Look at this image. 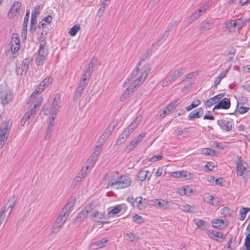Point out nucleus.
Listing matches in <instances>:
<instances>
[{
	"mask_svg": "<svg viewBox=\"0 0 250 250\" xmlns=\"http://www.w3.org/2000/svg\"><path fill=\"white\" fill-rule=\"evenodd\" d=\"M151 70V67L146 62L140 61L125 81L124 84L126 89L120 101H124L132 95L146 80Z\"/></svg>",
	"mask_w": 250,
	"mask_h": 250,
	"instance_id": "nucleus-1",
	"label": "nucleus"
},
{
	"mask_svg": "<svg viewBox=\"0 0 250 250\" xmlns=\"http://www.w3.org/2000/svg\"><path fill=\"white\" fill-rule=\"evenodd\" d=\"M86 213H89V218L91 220L97 222H101L103 224H107V222H103V220L105 218L104 212H99L95 209L94 206L92 204L87 206L85 209L83 210L80 215H84Z\"/></svg>",
	"mask_w": 250,
	"mask_h": 250,
	"instance_id": "nucleus-2",
	"label": "nucleus"
},
{
	"mask_svg": "<svg viewBox=\"0 0 250 250\" xmlns=\"http://www.w3.org/2000/svg\"><path fill=\"white\" fill-rule=\"evenodd\" d=\"M131 183L130 177L127 175H121L118 180L111 179L107 184V188H115L117 189L126 188Z\"/></svg>",
	"mask_w": 250,
	"mask_h": 250,
	"instance_id": "nucleus-3",
	"label": "nucleus"
},
{
	"mask_svg": "<svg viewBox=\"0 0 250 250\" xmlns=\"http://www.w3.org/2000/svg\"><path fill=\"white\" fill-rule=\"evenodd\" d=\"M61 101V96L60 94H57L53 102V107L50 110L46 109L44 112V114L48 115L50 118V125L49 128H52L53 126V120L56 116L57 111L59 107V104Z\"/></svg>",
	"mask_w": 250,
	"mask_h": 250,
	"instance_id": "nucleus-4",
	"label": "nucleus"
},
{
	"mask_svg": "<svg viewBox=\"0 0 250 250\" xmlns=\"http://www.w3.org/2000/svg\"><path fill=\"white\" fill-rule=\"evenodd\" d=\"M53 81V78L51 76H49L44 78L39 84V85L36 88L34 92L32 93V95L29 99L28 103H30L33 101L35 97L37 95L41 93L44 89V88H46L49 85H50L52 83Z\"/></svg>",
	"mask_w": 250,
	"mask_h": 250,
	"instance_id": "nucleus-5",
	"label": "nucleus"
},
{
	"mask_svg": "<svg viewBox=\"0 0 250 250\" xmlns=\"http://www.w3.org/2000/svg\"><path fill=\"white\" fill-rule=\"evenodd\" d=\"M48 54V50L45 42L42 41L40 43V48L38 55L36 58V63L38 65H42Z\"/></svg>",
	"mask_w": 250,
	"mask_h": 250,
	"instance_id": "nucleus-6",
	"label": "nucleus"
},
{
	"mask_svg": "<svg viewBox=\"0 0 250 250\" xmlns=\"http://www.w3.org/2000/svg\"><path fill=\"white\" fill-rule=\"evenodd\" d=\"M16 202V199L14 197L12 198L8 201V207H4L3 208V210L0 214V226L6 222L12 211Z\"/></svg>",
	"mask_w": 250,
	"mask_h": 250,
	"instance_id": "nucleus-7",
	"label": "nucleus"
},
{
	"mask_svg": "<svg viewBox=\"0 0 250 250\" xmlns=\"http://www.w3.org/2000/svg\"><path fill=\"white\" fill-rule=\"evenodd\" d=\"M10 124L8 123H2L0 127V148L4 145L9 134Z\"/></svg>",
	"mask_w": 250,
	"mask_h": 250,
	"instance_id": "nucleus-8",
	"label": "nucleus"
},
{
	"mask_svg": "<svg viewBox=\"0 0 250 250\" xmlns=\"http://www.w3.org/2000/svg\"><path fill=\"white\" fill-rule=\"evenodd\" d=\"M245 24L244 21L239 19L229 21L226 24V28L229 31L233 32L241 29Z\"/></svg>",
	"mask_w": 250,
	"mask_h": 250,
	"instance_id": "nucleus-9",
	"label": "nucleus"
},
{
	"mask_svg": "<svg viewBox=\"0 0 250 250\" xmlns=\"http://www.w3.org/2000/svg\"><path fill=\"white\" fill-rule=\"evenodd\" d=\"M13 98V94L10 90L7 89L0 91V102L2 105L7 104Z\"/></svg>",
	"mask_w": 250,
	"mask_h": 250,
	"instance_id": "nucleus-10",
	"label": "nucleus"
},
{
	"mask_svg": "<svg viewBox=\"0 0 250 250\" xmlns=\"http://www.w3.org/2000/svg\"><path fill=\"white\" fill-rule=\"evenodd\" d=\"M21 46V42L19 35L14 33L12 35L10 41V50L12 54H15L19 50Z\"/></svg>",
	"mask_w": 250,
	"mask_h": 250,
	"instance_id": "nucleus-11",
	"label": "nucleus"
},
{
	"mask_svg": "<svg viewBox=\"0 0 250 250\" xmlns=\"http://www.w3.org/2000/svg\"><path fill=\"white\" fill-rule=\"evenodd\" d=\"M146 132L141 133L139 135L133 140L128 146H126L125 150L128 152L133 150L137 145L142 141L143 138L146 136Z\"/></svg>",
	"mask_w": 250,
	"mask_h": 250,
	"instance_id": "nucleus-12",
	"label": "nucleus"
},
{
	"mask_svg": "<svg viewBox=\"0 0 250 250\" xmlns=\"http://www.w3.org/2000/svg\"><path fill=\"white\" fill-rule=\"evenodd\" d=\"M194 190L192 185H186L179 188L177 189V193L181 196H190Z\"/></svg>",
	"mask_w": 250,
	"mask_h": 250,
	"instance_id": "nucleus-13",
	"label": "nucleus"
},
{
	"mask_svg": "<svg viewBox=\"0 0 250 250\" xmlns=\"http://www.w3.org/2000/svg\"><path fill=\"white\" fill-rule=\"evenodd\" d=\"M21 7V2L20 1H15L8 12V17L11 19L14 18L19 14Z\"/></svg>",
	"mask_w": 250,
	"mask_h": 250,
	"instance_id": "nucleus-14",
	"label": "nucleus"
},
{
	"mask_svg": "<svg viewBox=\"0 0 250 250\" xmlns=\"http://www.w3.org/2000/svg\"><path fill=\"white\" fill-rule=\"evenodd\" d=\"M212 226L218 229H224L229 225V222L226 219H215L211 221Z\"/></svg>",
	"mask_w": 250,
	"mask_h": 250,
	"instance_id": "nucleus-15",
	"label": "nucleus"
},
{
	"mask_svg": "<svg viewBox=\"0 0 250 250\" xmlns=\"http://www.w3.org/2000/svg\"><path fill=\"white\" fill-rule=\"evenodd\" d=\"M64 216L65 213L63 214V215H61L57 219L51 229V231L53 233H56L58 232L63 225L66 221Z\"/></svg>",
	"mask_w": 250,
	"mask_h": 250,
	"instance_id": "nucleus-16",
	"label": "nucleus"
},
{
	"mask_svg": "<svg viewBox=\"0 0 250 250\" xmlns=\"http://www.w3.org/2000/svg\"><path fill=\"white\" fill-rule=\"evenodd\" d=\"M28 67L29 63L26 60L18 63L16 70L17 75L21 76L26 73L28 70Z\"/></svg>",
	"mask_w": 250,
	"mask_h": 250,
	"instance_id": "nucleus-17",
	"label": "nucleus"
},
{
	"mask_svg": "<svg viewBox=\"0 0 250 250\" xmlns=\"http://www.w3.org/2000/svg\"><path fill=\"white\" fill-rule=\"evenodd\" d=\"M207 234L209 237L217 242H223L225 239L223 233L220 232L209 229L207 231Z\"/></svg>",
	"mask_w": 250,
	"mask_h": 250,
	"instance_id": "nucleus-18",
	"label": "nucleus"
},
{
	"mask_svg": "<svg viewBox=\"0 0 250 250\" xmlns=\"http://www.w3.org/2000/svg\"><path fill=\"white\" fill-rule=\"evenodd\" d=\"M230 105V100L228 98H224L220 101L213 108V109H227Z\"/></svg>",
	"mask_w": 250,
	"mask_h": 250,
	"instance_id": "nucleus-19",
	"label": "nucleus"
},
{
	"mask_svg": "<svg viewBox=\"0 0 250 250\" xmlns=\"http://www.w3.org/2000/svg\"><path fill=\"white\" fill-rule=\"evenodd\" d=\"M222 97L223 95L221 94L216 95L206 101L205 102V104L207 107H210L215 104L218 103Z\"/></svg>",
	"mask_w": 250,
	"mask_h": 250,
	"instance_id": "nucleus-20",
	"label": "nucleus"
},
{
	"mask_svg": "<svg viewBox=\"0 0 250 250\" xmlns=\"http://www.w3.org/2000/svg\"><path fill=\"white\" fill-rule=\"evenodd\" d=\"M35 114V111L33 110H31L28 112H27L23 116L21 120V124L22 126H24L27 123H28V120L30 118H32L34 117Z\"/></svg>",
	"mask_w": 250,
	"mask_h": 250,
	"instance_id": "nucleus-21",
	"label": "nucleus"
},
{
	"mask_svg": "<svg viewBox=\"0 0 250 250\" xmlns=\"http://www.w3.org/2000/svg\"><path fill=\"white\" fill-rule=\"evenodd\" d=\"M204 114V110L202 107L191 111L188 114V118L190 119L194 118H199L202 117Z\"/></svg>",
	"mask_w": 250,
	"mask_h": 250,
	"instance_id": "nucleus-22",
	"label": "nucleus"
},
{
	"mask_svg": "<svg viewBox=\"0 0 250 250\" xmlns=\"http://www.w3.org/2000/svg\"><path fill=\"white\" fill-rule=\"evenodd\" d=\"M108 242L107 238H104L99 241L93 243L90 245L91 249L96 250L104 247L105 244Z\"/></svg>",
	"mask_w": 250,
	"mask_h": 250,
	"instance_id": "nucleus-23",
	"label": "nucleus"
},
{
	"mask_svg": "<svg viewBox=\"0 0 250 250\" xmlns=\"http://www.w3.org/2000/svg\"><path fill=\"white\" fill-rule=\"evenodd\" d=\"M151 175L148 170H141L138 174V178L141 181H144L146 179L149 180Z\"/></svg>",
	"mask_w": 250,
	"mask_h": 250,
	"instance_id": "nucleus-24",
	"label": "nucleus"
},
{
	"mask_svg": "<svg viewBox=\"0 0 250 250\" xmlns=\"http://www.w3.org/2000/svg\"><path fill=\"white\" fill-rule=\"evenodd\" d=\"M102 144H100L95 147L94 152L91 156L92 159L93 160V163H95L98 159V157L100 155L102 151Z\"/></svg>",
	"mask_w": 250,
	"mask_h": 250,
	"instance_id": "nucleus-25",
	"label": "nucleus"
},
{
	"mask_svg": "<svg viewBox=\"0 0 250 250\" xmlns=\"http://www.w3.org/2000/svg\"><path fill=\"white\" fill-rule=\"evenodd\" d=\"M142 197L140 196L137 197L135 199L133 198H129L127 199V201L131 202L133 206L138 208L139 209H141L139 206L142 202Z\"/></svg>",
	"mask_w": 250,
	"mask_h": 250,
	"instance_id": "nucleus-26",
	"label": "nucleus"
},
{
	"mask_svg": "<svg viewBox=\"0 0 250 250\" xmlns=\"http://www.w3.org/2000/svg\"><path fill=\"white\" fill-rule=\"evenodd\" d=\"M246 169V168L243 166L242 161L240 160H238L237 162V174L239 176L243 175Z\"/></svg>",
	"mask_w": 250,
	"mask_h": 250,
	"instance_id": "nucleus-27",
	"label": "nucleus"
},
{
	"mask_svg": "<svg viewBox=\"0 0 250 250\" xmlns=\"http://www.w3.org/2000/svg\"><path fill=\"white\" fill-rule=\"evenodd\" d=\"M122 208V205H117L115 206L111 210L108 212L109 217H113V216L120 212Z\"/></svg>",
	"mask_w": 250,
	"mask_h": 250,
	"instance_id": "nucleus-28",
	"label": "nucleus"
},
{
	"mask_svg": "<svg viewBox=\"0 0 250 250\" xmlns=\"http://www.w3.org/2000/svg\"><path fill=\"white\" fill-rule=\"evenodd\" d=\"M194 175L193 173L187 170H180V178H183L186 180H190L193 178Z\"/></svg>",
	"mask_w": 250,
	"mask_h": 250,
	"instance_id": "nucleus-29",
	"label": "nucleus"
},
{
	"mask_svg": "<svg viewBox=\"0 0 250 250\" xmlns=\"http://www.w3.org/2000/svg\"><path fill=\"white\" fill-rule=\"evenodd\" d=\"M179 102L178 101H172L168 104L165 107L170 113L172 110L175 109L179 105Z\"/></svg>",
	"mask_w": 250,
	"mask_h": 250,
	"instance_id": "nucleus-30",
	"label": "nucleus"
},
{
	"mask_svg": "<svg viewBox=\"0 0 250 250\" xmlns=\"http://www.w3.org/2000/svg\"><path fill=\"white\" fill-rule=\"evenodd\" d=\"M81 29L80 25L79 24H76L72 27H71L68 31V33L72 36H75L77 32Z\"/></svg>",
	"mask_w": 250,
	"mask_h": 250,
	"instance_id": "nucleus-31",
	"label": "nucleus"
},
{
	"mask_svg": "<svg viewBox=\"0 0 250 250\" xmlns=\"http://www.w3.org/2000/svg\"><path fill=\"white\" fill-rule=\"evenodd\" d=\"M213 196L208 193H205L203 195V199L205 202L215 206V204L213 202Z\"/></svg>",
	"mask_w": 250,
	"mask_h": 250,
	"instance_id": "nucleus-32",
	"label": "nucleus"
},
{
	"mask_svg": "<svg viewBox=\"0 0 250 250\" xmlns=\"http://www.w3.org/2000/svg\"><path fill=\"white\" fill-rule=\"evenodd\" d=\"M250 211V208H242L239 211L240 219L244 220L246 218L247 214Z\"/></svg>",
	"mask_w": 250,
	"mask_h": 250,
	"instance_id": "nucleus-33",
	"label": "nucleus"
},
{
	"mask_svg": "<svg viewBox=\"0 0 250 250\" xmlns=\"http://www.w3.org/2000/svg\"><path fill=\"white\" fill-rule=\"evenodd\" d=\"M169 114L168 111H167L166 107H164L158 111L156 116L159 119H163Z\"/></svg>",
	"mask_w": 250,
	"mask_h": 250,
	"instance_id": "nucleus-34",
	"label": "nucleus"
},
{
	"mask_svg": "<svg viewBox=\"0 0 250 250\" xmlns=\"http://www.w3.org/2000/svg\"><path fill=\"white\" fill-rule=\"evenodd\" d=\"M201 153L202 154L207 155H212L216 156V153L215 150L211 149L209 148H204L201 150Z\"/></svg>",
	"mask_w": 250,
	"mask_h": 250,
	"instance_id": "nucleus-35",
	"label": "nucleus"
},
{
	"mask_svg": "<svg viewBox=\"0 0 250 250\" xmlns=\"http://www.w3.org/2000/svg\"><path fill=\"white\" fill-rule=\"evenodd\" d=\"M201 104V101L199 99H196L194 100L192 103L187 107L186 110L188 111H189L192 110L193 108L197 107Z\"/></svg>",
	"mask_w": 250,
	"mask_h": 250,
	"instance_id": "nucleus-36",
	"label": "nucleus"
},
{
	"mask_svg": "<svg viewBox=\"0 0 250 250\" xmlns=\"http://www.w3.org/2000/svg\"><path fill=\"white\" fill-rule=\"evenodd\" d=\"M141 119L142 118L141 117H137L130 124L129 126V128H130L131 130L136 128L140 123Z\"/></svg>",
	"mask_w": 250,
	"mask_h": 250,
	"instance_id": "nucleus-37",
	"label": "nucleus"
},
{
	"mask_svg": "<svg viewBox=\"0 0 250 250\" xmlns=\"http://www.w3.org/2000/svg\"><path fill=\"white\" fill-rule=\"evenodd\" d=\"M221 213L225 217H229L231 215L232 211L228 207H224L220 210Z\"/></svg>",
	"mask_w": 250,
	"mask_h": 250,
	"instance_id": "nucleus-38",
	"label": "nucleus"
},
{
	"mask_svg": "<svg viewBox=\"0 0 250 250\" xmlns=\"http://www.w3.org/2000/svg\"><path fill=\"white\" fill-rule=\"evenodd\" d=\"M184 73V70L182 68L175 70L172 74V79L174 80L179 77Z\"/></svg>",
	"mask_w": 250,
	"mask_h": 250,
	"instance_id": "nucleus-39",
	"label": "nucleus"
},
{
	"mask_svg": "<svg viewBox=\"0 0 250 250\" xmlns=\"http://www.w3.org/2000/svg\"><path fill=\"white\" fill-rule=\"evenodd\" d=\"M40 9V6L37 5L34 7L33 11L31 14V21L32 22L34 20L36 19V16L39 13V10Z\"/></svg>",
	"mask_w": 250,
	"mask_h": 250,
	"instance_id": "nucleus-40",
	"label": "nucleus"
},
{
	"mask_svg": "<svg viewBox=\"0 0 250 250\" xmlns=\"http://www.w3.org/2000/svg\"><path fill=\"white\" fill-rule=\"evenodd\" d=\"M76 199L75 198H70L69 202L66 204L65 206V209L70 210L73 208L75 206Z\"/></svg>",
	"mask_w": 250,
	"mask_h": 250,
	"instance_id": "nucleus-41",
	"label": "nucleus"
},
{
	"mask_svg": "<svg viewBox=\"0 0 250 250\" xmlns=\"http://www.w3.org/2000/svg\"><path fill=\"white\" fill-rule=\"evenodd\" d=\"M88 166H87L85 168L82 169L78 173L77 176L80 177L82 179H84L88 172Z\"/></svg>",
	"mask_w": 250,
	"mask_h": 250,
	"instance_id": "nucleus-42",
	"label": "nucleus"
},
{
	"mask_svg": "<svg viewBox=\"0 0 250 250\" xmlns=\"http://www.w3.org/2000/svg\"><path fill=\"white\" fill-rule=\"evenodd\" d=\"M200 15L195 11L189 18V22L192 23L195 21L197 20L200 17Z\"/></svg>",
	"mask_w": 250,
	"mask_h": 250,
	"instance_id": "nucleus-43",
	"label": "nucleus"
},
{
	"mask_svg": "<svg viewBox=\"0 0 250 250\" xmlns=\"http://www.w3.org/2000/svg\"><path fill=\"white\" fill-rule=\"evenodd\" d=\"M210 143L211 146L216 147L220 149H223L226 147V146L224 144L219 142L211 141Z\"/></svg>",
	"mask_w": 250,
	"mask_h": 250,
	"instance_id": "nucleus-44",
	"label": "nucleus"
},
{
	"mask_svg": "<svg viewBox=\"0 0 250 250\" xmlns=\"http://www.w3.org/2000/svg\"><path fill=\"white\" fill-rule=\"evenodd\" d=\"M29 19V12H27L26 14L24 17L23 25V33L26 34L27 22Z\"/></svg>",
	"mask_w": 250,
	"mask_h": 250,
	"instance_id": "nucleus-45",
	"label": "nucleus"
},
{
	"mask_svg": "<svg viewBox=\"0 0 250 250\" xmlns=\"http://www.w3.org/2000/svg\"><path fill=\"white\" fill-rule=\"evenodd\" d=\"M132 220L137 223H142L144 222V219L143 217L137 214H134L132 217Z\"/></svg>",
	"mask_w": 250,
	"mask_h": 250,
	"instance_id": "nucleus-46",
	"label": "nucleus"
},
{
	"mask_svg": "<svg viewBox=\"0 0 250 250\" xmlns=\"http://www.w3.org/2000/svg\"><path fill=\"white\" fill-rule=\"evenodd\" d=\"M244 246L246 250H250V234H247L244 242Z\"/></svg>",
	"mask_w": 250,
	"mask_h": 250,
	"instance_id": "nucleus-47",
	"label": "nucleus"
},
{
	"mask_svg": "<svg viewBox=\"0 0 250 250\" xmlns=\"http://www.w3.org/2000/svg\"><path fill=\"white\" fill-rule=\"evenodd\" d=\"M215 167V164L213 162H208L205 166L206 169L208 171L212 170Z\"/></svg>",
	"mask_w": 250,
	"mask_h": 250,
	"instance_id": "nucleus-48",
	"label": "nucleus"
},
{
	"mask_svg": "<svg viewBox=\"0 0 250 250\" xmlns=\"http://www.w3.org/2000/svg\"><path fill=\"white\" fill-rule=\"evenodd\" d=\"M194 209V206H191L188 204H185L183 206V209L184 211L188 212H191L193 211V210Z\"/></svg>",
	"mask_w": 250,
	"mask_h": 250,
	"instance_id": "nucleus-49",
	"label": "nucleus"
},
{
	"mask_svg": "<svg viewBox=\"0 0 250 250\" xmlns=\"http://www.w3.org/2000/svg\"><path fill=\"white\" fill-rule=\"evenodd\" d=\"M164 167L163 166L159 167L157 169L156 171L155 172L154 175L156 177H159L163 175V172H164Z\"/></svg>",
	"mask_w": 250,
	"mask_h": 250,
	"instance_id": "nucleus-50",
	"label": "nucleus"
},
{
	"mask_svg": "<svg viewBox=\"0 0 250 250\" xmlns=\"http://www.w3.org/2000/svg\"><path fill=\"white\" fill-rule=\"evenodd\" d=\"M156 202H158V205L161 208H167L168 206V202L164 200H156Z\"/></svg>",
	"mask_w": 250,
	"mask_h": 250,
	"instance_id": "nucleus-51",
	"label": "nucleus"
},
{
	"mask_svg": "<svg viewBox=\"0 0 250 250\" xmlns=\"http://www.w3.org/2000/svg\"><path fill=\"white\" fill-rule=\"evenodd\" d=\"M163 157V156L162 155H154L152 157H151L149 161L151 162H155L157 161L161 160Z\"/></svg>",
	"mask_w": 250,
	"mask_h": 250,
	"instance_id": "nucleus-52",
	"label": "nucleus"
},
{
	"mask_svg": "<svg viewBox=\"0 0 250 250\" xmlns=\"http://www.w3.org/2000/svg\"><path fill=\"white\" fill-rule=\"evenodd\" d=\"M249 110V107L241 106L237 107V111L241 114H244L248 112Z\"/></svg>",
	"mask_w": 250,
	"mask_h": 250,
	"instance_id": "nucleus-53",
	"label": "nucleus"
},
{
	"mask_svg": "<svg viewBox=\"0 0 250 250\" xmlns=\"http://www.w3.org/2000/svg\"><path fill=\"white\" fill-rule=\"evenodd\" d=\"M169 176L170 177H173L174 178H180V170L170 172V173H169Z\"/></svg>",
	"mask_w": 250,
	"mask_h": 250,
	"instance_id": "nucleus-54",
	"label": "nucleus"
},
{
	"mask_svg": "<svg viewBox=\"0 0 250 250\" xmlns=\"http://www.w3.org/2000/svg\"><path fill=\"white\" fill-rule=\"evenodd\" d=\"M83 179H82L80 177L77 176L73 180L72 183L73 186L75 187L77 185H78L82 181Z\"/></svg>",
	"mask_w": 250,
	"mask_h": 250,
	"instance_id": "nucleus-55",
	"label": "nucleus"
},
{
	"mask_svg": "<svg viewBox=\"0 0 250 250\" xmlns=\"http://www.w3.org/2000/svg\"><path fill=\"white\" fill-rule=\"evenodd\" d=\"M207 10V7L205 5H203L198 8L196 11L200 15V16L205 13Z\"/></svg>",
	"mask_w": 250,
	"mask_h": 250,
	"instance_id": "nucleus-56",
	"label": "nucleus"
},
{
	"mask_svg": "<svg viewBox=\"0 0 250 250\" xmlns=\"http://www.w3.org/2000/svg\"><path fill=\"white\" fill-rule=\"evenodd\" d=\"M206 222L202 220L201 219H197L196 221V224L197 225V226L201 229H202L203 227L204 226Z\"/></svg>",
	"mask_w": 250,
	"mask_h": 250,
	"instance_id": "nucleus-57",
	"label": "nucleus"
},
{
	"mask_svg": "<svg viewBox=\"0 0 250 250\" xmlns=\"http://www.w3.org/2000/svg\"><path fill=\"white\" fill-rule=\"evenodd\" d=\"M126 236L127 239L131 241H133L135 239H136V237L135 235L131 232L127 233L126 234Z\"/></svg>",
	"mask_w": 250,
	"mask_h": 250,
	"instance_id": "nucleus-58",
	"label": "nucleus"
},
{
	"mask_svg": "<svg viewBox=\"0 0 250 250\" xmlns=\"http://www.w3.org/2000/svg\"><path fill=\"white\" fill-rule=\"evenodd\" d=\"M84 77H86L87 79H89L90 77L91 76V71L90 70H85L83 72V75Z\"/></svg>",
	"mask_w": 250,
	"mask_h": 250,
	"instance_id": "nucleus-59",
	"label": "nucleus"
},
{
	"mask_svg": "<svg viewBox=\"0 0 250 250\" xmlns=\"http://www.w3.org/2000/svg\"><path fill=\"white\" fill-rule=\"evenodd\" d=\"M215 183L216 185L222 186L223 185V179L222 178L219 177L215 180Z\"/></svg>",
	"mask_w": 250,
	"mask_h": 250,
	"instance_id": "nucleus-60",
	"label": "nucleus"
},
{
	"mask_svg": "<svg viewBox=\"0 0 250 250\" xmlns=\"http://www.w3.org/2000/svg\"><path fill=\"white\" fill-rule=\"evenodd\" d=\"M228 73V70H226L223 72H222L218 76V77L220 79V80H222L223 78H224L227 74Z\"/></svg>",
	"mask_w": 250,
	"mask_h": 250,
	"instance_id": "nucleus-61",
	"label": "nucleus"
},
{
	"mask_svg": "<svg viewBox=\"0 0 250 250\" xmlns=\"http://www.w3.org/2000/svg\"><path fill=\"white\" fill-rule=\"evenodd\" d=\"M228 73V70H226L223 72H222L218 76V77L220 79V80H222L223 78H224L227 74Z\"/></svg>",
	"mask_w": 250,
	"mask_h": 250,
	"instance_id": "nucleus-62",
	"label": "nucleus"
},
{
	"mask_svg": "<svg viewBox=\"0 0 250 250\" xmlns=\"http://www.w3.org/2000/svg\"><path fill=\"white\" fill-rule=\"evenodd\" d=\"M52 21V17L48 16L42 19V21L46 22L47 23H50Z\"/></svg>",
	"mask_w": 250,
	"mask_h": 250,
	"instance_id": "nucleus-63",
	"label": "nucleus"
},
{
	"mask_svg": "<svg viewBox=\"0 0 250 250\" xmlns=\"http://www.w3.org/2000/svg\"><path fill=\"white\" fill-rule=\"evenodd\" d=\"M221 81L222 80H220V79L218 76L216 77L214 80V86H216L217 85H218L220 83Z\"/></svg>",
	"mask_w": 250,
	"mask_h": 250,
	"instance_id": "nucleus-64",
	"label": "nucleus"
}]
</instances>
